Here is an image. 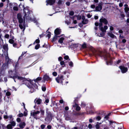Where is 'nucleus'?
Instances as JSON below:
<instances>
[{
    "instance_id": "1",
    "label": "nucleus",
    "mask_w": 129,
    "mask_h": 129,
    "mask_svg": "<svg viewBox=\"0 0 129 129\" xmlns=\"http://www.w3.org/2000/svg\"><path fill=\"white\" fill-rule=\"evenodd\" d=\"M13 78H17L20 80H22L27 86L30 85L31 84V81L30 79H27L23 77L17 76L13 77Z\"/></svg>"
},
{
    "instance_id": "2",
    "label": "nucleus",
    "mask_w": 129,
    "mask_h": 129,
    "mask_svg": "<svg viewBox=\"0 0 129 129\" xmlns=\"http://www.w3.org/2000/svg\"><path fill=\"white\" fill-rule=\"evenodd\" d=\"M100 21V23L99 24V26H101L102 25V23H104L105 24H107L108 23L107 20L105 18H101Z\"/></svg>"
},
{
    "instance_id": "3",
    "label": "nucleus",
    "mask_w": 129,
    "mask_h": 129,
    "mask_svg": "<svg viewBox=\"0 0 129 129\" xmlns=\"http://www.w3.org/2000/svg\"><path fill=\"white\" fill-rule=\"evenodd\" d=\"M63 76H58L56 79V80L57 82L58 83H61L63 80Z\"/></svg>"
},
{
    "instance_id": "4",
    "label": "nucleus",
    "mask_w": 129,
    "mask_h": 129,
    "mask_svg": "<svg viewBox=\"0 0 129 129\" xmlns=\"http://www.w3.org/2000/svg\"><path fill=\"white\" fill-rule=\"evenodd\" d=\"M17 18L18 20V22L20 23H22L23 19L22 18V16L21 14L19 13L17 15Z\"/></svg>"
},
{
    "instance_id": "5",
    "label": "nucleus",
    "mask_w": 129,
    "mask_h": 129,
    "mask_svg": "<svg viewBox=\"0 0 129 129\" xmlns=\"http://www.w3.org/2000/svg\"><path fill=\"white\" fill-rule=\"evenodd\" d=\"M119 68L121 70V72L122 73H125L127 70V68L125 67L124 66H120L119 67Z\"/></svg>"
},
{
    "instance_id": "6",
    "label": "nucleus",
    "mask_w": 129,
    "mask_h": 129,
    "mask_svg": "<svg viewBox=\"0 0 129 129\" xmlns=\"http://www.w3.org/2000/svg\"><path fill=\"white\" fill-rule=\"evenodd\" d=\"M47 4L46 5H52L55 2V1L54 0H47L46 1Z\"/></svg>"
},
{
    "instance_id": "7",
    "label": "nucleus",
    "mask_w": 129,
    "mask_h": 129,
    "mask_svg": "<svg viewBox=\"0 0 129 129\" xmlns=\"http://www.w3.org/2000/svg\"><path fill=\"white\" fill-rule=\"evenodd\" d=\"M19 26L21 29H23V31H24L25 28V27L24 23H21L19 25Z\"/></svg>"
},
{
    "instance_id": "8",
    "label": "nucleus",
    "mask_w": 129,
    "mask_h": 129,
    "mask_svg": "<svg viewBox=\"0 0 129 129\" xmlns=\"http://www.w3.org/2000/svg\"><path fill=\"white\" fill-rule=\"evenodd\" d=\"M40 113V112L39 111H32L31 113V114L32 115L34 116H35L37 114H39Z\"/></svg>"
},
{
    "instance_id": "9",
    "label": "nucleus",
    "mask_w": 129,
    "mask_h": 129,
    "mask_svg": "<svg viewBox=\"0 0 129 129\" xmlns=\"http://www.w3.org/2000/svg\"><path fill=\"white\" fill-rule=\"evenodd\" d=\"M35 102L36 103L39 104L41 103L42 100L36 98L35 100Z\"/></svg>"
},
{
    "instance_id": "10",
    "label": "nucleus",
    "mask_w": 129,
    "mask_h": 129,
    "mask_svg": "<svg viewBox=\"0 0 129 129\" xmlns=\"http://www.w3.org/2000/svg\"><path fill=\"white\" fill-rule=\"evenodd\" d=\"M102 6L100 5H99L97 6L95 8L96 11H99L101 10L102 9Z\"/></svg>"
},
{
    "instance_id": "11",
    "label": "nucleus",
    "mask_w": 129,
    "mask_h": 129,
    "mask_svg": "<svg viewBox=\"0 0 129 129\" xmlns=\"http://www.w3.org/2000/svg\"><path fill=\"white\" fill-rule=\"evenodd\" d=\"M26 124L24 122H21L19 124V126L21 128H23L25 127Z\"/></svg>"
},
{
    "instance_id": "12",
    "label": "nucleus",
    "mask_w": 129,
    "mask_h": 129,
    "mask_svg": "<svg viewBox=\"0 0 129 129\" xmlns=\"http://www.w3.org/2000/svg\"><path fill=\"white\" fill-rule=\"evenodd\" d=\"M24 12L25 13V16L29 14L30 13V11L28 9H26L25 8L24 9Z\"/></svg>"
},
{
    "instance_id": "13",
    "label": "nucleus",
    "mask_w": 129,
    "mask_h": 129,
    "mask_svg": "<svg viewBox=\"0 0 129 129\" xmlns=\"http://www.w3.org/2000/svg\"><path fill=\"white\" fill-rule=\"evenodd\" d=\"M54 33L55 35H58L60 34V30L58 28L56 29L55 30Z\"/></svg>"
},
{
    "instance_id": "14",
    "label": "nucleus",
    "mask_w": 129,
    "mask_h": 129,
    "mask_svg": "<svg viewBox=\"0 0 129 129\" xmlns=\"http://www.w3.org/2000/svg\"><path fill=\"white\" fill-rule=\"evenodd\" d=\"M43 78L44 80H47V81L50 80V79L49 76L46 74L44 76Z\"/></svg>"
},
{
    "instance_id": "15",
    "label": "nucleus",
    "mask_w": 129,
    "mask_h": 129,
    "mask_svg": "<svg viewBox=\"0 0 129 129\" xmlns=\"http://www.w3.org/2000/svg\"><path fill=\"white\" fill-rule=\"evenodd\" d=\"M108 34V35L110 37L114 38H116V37L113 34L111 33H109Z\"/></svg>"
},
{
    "instance_id": "16",
    "label": "nucleus",
    "mask_w": 129,
    "mask_h": 129,
    "mask_svg": "<svg viewBox=\"0 0 129 129\" xmlns=\"http://www.w3.org/2000/svg\"><path fill=\"white\" fill-rule=\"evenodd\" d=\"M3 48L5 50L7 51L8 50V46L7 44H5L3 45Z\"/></svg>"
},
{
    "instance_id": "17",
    "label": "nucleus",
    "mask_w": 129,
    "mask_h": 129,
    "mask_svg": "<svg viewBox=\"0 0 129 129\" xmlns=\"http://www.w3.org/2000/svg\"><path fill=\"white\" fill-rule=\"evenodd\" d=\"M88 22V20L87 19H86L82 21V23L83 24H85L87 23Z\"/></svg>"
},
{
    "instance_id": "18",
    "label": "nucleus",
    "mask_w": 129,
    "mask_h": 129,
    "mask_svg": "<svg viewBox=\"0 0 129 129\" xmlns=\"http://www.w3.org/2000/svg\"><path fill=\"white\" fill-rule=\"evenodd\" d=\"M10 123L12 126H14L16 125V122L14 121H11Z\"/></svg>"
},
{
    "instance_id": "19",
    "label": "nucleus",
    "mask_w": 129,
    "mask_h": 129,
    "mask_svg": "<svg viewBox=\"0 0 129 129\" xmlns=\"http://www.w3.org/2000/svg\"><path fill=\"white\" fill-rule=\"evenodd\" d=\"M64 38L61 37L60 38L58 41V42L61 44L63 42V41L64 40Z\"/></svg>"
},
{
    "instance_id": "20",
    "label": "nucleus",
    "mask_w": 129,
    "mask_h": 129,
    "mask_svg": "<svg viewBox=\"0 0 129 129\" xmlns=\"http://www.w3.org/2000/svg\"><path fill=\"white\" fill-rule=\"evenodd\" d=\"M7 127L8 129H12L13 128L12 126L10 124L8 125L7 126Z\"/></svg>"
},
{
    "instance_id": "21",
    "label": "nucleus",
    "mask_w": 129,
    "mask_h": 129,
    "mask_svg": "<svg viewBox=\"0 0 129 129\" xmlns=\"http://www.w3.org/2000/svg\"><path fill=\"white\" fill-rule=\"evenodd\" d=\"M101 124V123H98L96 125L95 127L97 129H98L100 128V125Z\"/></svg>"
},
{
    "instance_id": "22",
    "label": "nucleus",
    "mask_w": 129,
    "mask_h": 129,
    "mask_svg": "<svg viewBox=\"0 0 129 129\" xmlns=\"http://www.w3.org/2000/svg\"><path fill=\"white\" fill-rule=\"evenodd\" d=\"M65 119L67 120H71V118L69 116H66Z\"/></svg>"
},
{
    "instance_id": "23",
    "label": "nucleus",
    "mask_w": 129,
    "mask_h": 129,
    "mask_svg": "<svg viewBox=\"0 0 129 129\" xmlns=\"http://www.w3.org/2000/svg\"><path fill=\"white\" fill-rule=\"evenodd\" d=\"M124 10L125 12L126 13H127L128 11H129V8L128 7L124 8Z\"/></svg>"
},
{
    "instance_id": "24",
    "label": "nucleus",
    "mask_w": 129,
    "mask_h": 129,
    "mask_svg": "<svg viewBox=\"0 0 129 129\" xmlns=\"http://www.w3.org/2000/svg\"><path fill=\"white\" fill-rule=\"evenodd\" d=\"M74 104L73 106V107H76L78 105V104L76 103L75 100L74 101Z\"/></svg>"
},
{
    "instance_id": "25",
    "label": "nucleus",
    "mask_w": 129,
    "mask_h": 129,
    "mask_svg": "<svg viewBox=\"0 0 129 129\" xmlns=\"http://www.w3.org/2000/svg\"><path fill=\"white\" fill-rule=\"evenodd\" d=\"M72 46V47L74 48H76L78 46V44H72L71 45Z\"/></svg>"
},
{
    "instance_id": "26",
    "label": "nucleus",
    "mask_w": 129,
    "mask_h": 129,
    "mask_svg": "<svg viewBox=\"0 0 129 129\" xmlns=\"http://www.w3.org/2000/svg\"><path fill=\"white\" fill-rule=\"evenodd\" d=\"M105 32H102L100 34V35L99 36L100 37H102L105 35Z\"/></svg>"
},
{
    "instance_id": "27",
    "label": "nucleus",
    "mask_w": 129,
    "mask_h": 129,
    "mask_svg": "<svg viewBox=\"0 0 129 129\" xmlns=\"http://www.w3.org/2000/svg\"><path fill=\"white\" fill-rule=\"evenodd\" d=\"M100 29L102 32H106V30H105L104 27L103 28V27H101L100 28Z\"/></svg>"
},
{
    "instance_id": "28",
    "label": "nucleus",
    "mask_w": 129,
    "mask_h": 129,
    "mask_svg": "<svg viewBox=\"0 0 129 129\" xmlns=\"http://www.w3.org/2000/svg\"><path fill=\"white\" fill-rule=\"evenodd\" d=\"M40 45L39 44H37L35 46V49H37L39 48L40 47Z\"/></svg>"
},
{
    "instance_id": "29",
    "label": "nucleus",
    "mask_w": 129,
    "mask_h": 129,
    "mask_svg": "<svg viewBox=\"0 0 129 129\" xmlns=\"http://www.w3.org/2000/svg\"><path fill=\"white\" fill-rule=\"evenodd\" d=\"M120 15L121 17L122 18H123L125 16L124 14L123 13H122L121 12L120 14Z\"/></svg>"
},
{
    "instance_id": "30",
    "label": "nucleus",
    "mask_w": 129,
    "mask_h": 129,
    "mask_svg": "<svg viewBox=\"0 0 129 129\" xmlns=\"http://www.w3.org/2000/svg\"><path fill=\"white\" fill-rule=\"evenodd\" d=\"M60 64L61 66H63V67H64L65 66L64 63L63 61H61L60 62Z\"/></svg>"
},
{
    "instance_id": "31",
    "label": "nucleus",
    "mask_w": 129,
    "mask_h": 129,
    "mask_svg": "<svg viewBox=\"0 0 129 129\" xmlns=\"http://www.w3.org/2000/svg\"><path fill=\"white\" fill-rule=\"evenodd\" d=\"M9 42L11 44H13L14 42L13 40L12 39H10L9 40Z\"/></svg>"
},
{
    "instance_id": "32",
    "label": "nucleus",
    "mask_w": 129,
    "mask_h": 129,
    "mask_svg": "<svg viewBox=\"0 0 129 129\" xmlns=\"http://www.w3.org/2000/svg\"><path fill=\"white\" fill-rule=\"evenodd\" d=\"M76 110L77 111H79L80 110V107L78 106V105L76 107Z\"/></svg>"
},
{
    "instance_id": "33",
    "label": "nucleus",
    "mask_w": 129,
    "mask_h": 129,
    "mask_svg": "<svg viewBox=\"0 0 129 129\" xmlns=\"http://www.w3.org/2000/svg\"><path fill=\"white\" fill-rule=\"evenodd\" d=\"M13 9L14 10L16 11H17L18 10V8L17 7H16V6L14 7L13 8Z\"/></svg>"
},
{
    "instance_id": "34",
    "label": "nucleus",
    "mask_w": 129,
    "mask_h": 129,
    "mask_svg": "<svg viewBox=\"0 0 129 129\" xmlns=\"http://www.w3.org/2000/svg\"><path fill=\"white\" fill-rule=\"evenodd\" d=\"M40 42V40L39 39H37L36 40L35 42L34 43V44H35V43H39Z\"/></svg>"
},
{
    "instance_id": "35",
    "label": "nucleus",
    "mask_w": 129,
    "mask_h": 129,
    "mask_svg": "<svg viewBox=\"0 0 129 129\" xmlns=\"http://www.w3.org/2000/svg\"><path fill=\"white\" fill-rule=\"evenodd\" d=\"M11 93L9 92H7L6 93V94L7 96H9L11 95Z\"/></svg>"
},
{
    "instance_id": "36",
    "label": "nucleus",
    "mask_w": 129,
    "mask_h": 129,
    "mask_svg": "<svg viewBox=\"0 0 129 129\" xmlns=\"http://www.w3.org/2000/svg\"><path fill=\"white\" fill-rule=\"evenodd\" d=\"M40 112L41 113V114L42 115H43L44 113V110H40Z\"/></svg>"
},
{
    "instance_id": "37",
    "label": "nucleus",
    "mask_w": 129,
    "mask_h": 129,
    "mask_svg": "<svg viewBox=\"0 0 129 129\" xmlns=\"http://www.w3.org/2000/svg\"><path fill=\"white\" fill-rule=\"evenodd\" d=\"M9 35L8 34H6L5 36V37L6 38H9Z\"/></svg>"
},
{
    "instance_id": "38",
    "label": "nucleus",
    "mask_w": 129,
    "mask_h": 129,
    "mask_svg": "<svg viewBox=\"0 0 129 129\" xmlns=\"http://www.w3.org/2000/svg\"><path fill=\"white\" fill-rule=\"evenodd\" d=\"M8 118L10 119H12L13 120L14 118H13L12 116V115H10L8 116Z\"/></svg>"
},
{
    "instance_id": "39",
    "label": "nucleus",
    "mask_w": 129,
    "mask_h": 129,
    "mask_svg": "<svg viewBox=\"0 0 129 129\" xmlns=\"http://www.w3.org/2000/svg\"><path fill=\"white\" fill-rule=\"evenodd\" d=\"M101 119V117L100 116H98L96 117V119L98 120H100Z\"/></svg>"
},
{
    "instance_id": "40",
    "label": "nucleus",
    "mask_w": 129,
    "mask_h": 129,
    "mask_svg": "<svg viewBox=\"0 0 129 129\" xmlns=\"http://www.w3.org/2000/svg\"><path fill=\"white\" fill-rule=\"evenodd\" d=\"M64 58L65 59L67 60L69 59V57L68 55H66L64 57Z\"/></svg>"
},
{
    "instance_id": "41",
    "label": "nucleus",
    "mask_w": 129,
    "mask_h": 129,
    "mask_svg": "<svg viewBox=\"0 0 129 129\" xmlns=\"http://www.w3.org/2000/svg\"><path fill=\"white\" fill-rule=\"evenodd\" d=\"M23 116V114L22 113H20L18 115V116L19 117H22Z\"/></svg>"
},
{
    "instance_id": "42",
    "label": "nucleus",
    "mask_w": 129,
    "mask_h": 129,
    "mask_svg": "<svg viewBox=\"0 0 129 129\" xmlns=\"http://www.w3.org/2000/svg\"><path fill=\"white\" fill-rule=\"evenodd\" d=\"M42 89L43 91H45L46 90V88L45 87L43 86L42 87Z\"/></svg>"
},
{
    "instance_id": "43",
    "label": "nucleus",
    "mask_w": 129,
    "mask_h": 129,
    "mask_svg": "<svg viewBox=\"0 0 129 129\" xmlns=\"http://www.w3.org/2000/svg\"><path fill=\"white\" fill-rule=\"evenodd\" d=\"M52 74H53V75L55 76H56L57 75V73L56 72H54Z\"/></svg>"
},
{
    "instance_id": "44",
    "label": "nucleus",
    "mask_w": 129,
    "mask_h": 129,
    "mask_svg": "<svg viewBox=\"0 0 129 129\" xmlns=\"http://www.w3.org/2000/svg\"><path fill=\"white\" fill-rule=\"evenodd\" d=\"M92 126L91 124H89L88 125V127L89 129L92 128Z\"/></svg>"
},
{
    "instance_id": "45",
    "label": "nucleus",
    "mask_w": 129,
    "mask_h": 129,
    "mask_svg": "<svg viewBox=\"0 0 129 129\" xmlns=\"http://www.w3.org/2000/svg\"><path fill=\"white\" fill-rule=\"evenodd\" d=\"M16 121L17 122H20L21 121L20 118H18L16 119Z\"/></svg>"
},
{
    "instance_id": "46",
    "label": "nucleus",
    "mask_w": 129,
    "mask_h": 129,
    "mask_svg": "<svg viewBox=\"0 0 129 129\" xmlns=\"http://www.w3.org/2000/svg\"><path fill=\"white\" fill-rule=\"evenodd\" d=\"M69 14L71 16L73 15L74 14V12L73 11H71L69 13Z\"/></svg>"
},
{
    "instance_id": "47",
    "label": "nucleus",
    "mask_w": 129,
    "mask_h": 129,
    "mask_svg": "<svg viewBox=\"0 0 129 129\" xmlns=\"http://www.w3.org/2000/svg\"><path fill=\"white\" fill-rule=\"evenodd\" d=\"M57 35H55L53 38V40L55 41L56 40L57 38V36H56Z\"/></svg>"
},
{
    "instance_id": "48",
    "label": "nucleus",
    "mask_w": 129,
    "mask_h": 129,
    "mask_svg": "<svg viewBox=\"0 0 129 129\" xmlns=\"http://www.w3.org/2000/svg\"><path fill=\"white\" fill-rule=\"evenodd\" d=\"M41 128L43 129L45 127V125L44 124H42L41 125Z\"/></svg>"
},
{
    "instance_id": "49",
    "label": "nucleus",
    "mask_w": 129,
    "mask_h": 129,
    "mask_svg": "<svg viewBox=\"0 0 129 129\" xmlns=\"http://www.w3.org/2000/svg\"><path fill=\"white\" fill-rule=\"evenodd\" d=\"M81 17L80 16H78L77 17V19L78 20H80L81 19Z\"/></svg>"
},
{
    "instance_id": "50",
    "label": "nucleus",
    "mask_w": 129,
    "mask_h": 129,
    "mask_svg": "<svg viewBox=\"0 0 129 129\" xmlns=\"http://www.w3.org/2000/svg\"><path fill=\"white\" fill-rule=\"evenodd\" d=\"M91 8H94L95 7V6L94 5H92L91 6Z\"/></svg>"
},
{
    "instance_id": "51",
    "label": "nucleus",
    "mask_w": 129,
    "mask_h": 129,
    "mask_svg": "<svg viewBox=\"0 0 129 129\" xmlns=\"http://www.w3.org/2000/svg\"><path fill=\"white\" fill-rule=\"evenodd\" d=\"M69 64L70 66H72L73 65V63L72 62H69Z\"/></svg>"
},
{
    "instance_id": "52",
    "label": "nucleus",
    "mask_w": 129,
    "mask_h": 129,
    "mask_svg": "<svg viewBox=\"0 0 129 129\" xmlns=\"http://www.w3.org/2000/svg\"><path fill=\"white\" fill-rule=\"evenodd\" d=\"M47 37H48L49 38L51 36L50 33H49L47 35Z\"/></svg>"
},
{
    "instance_id": "53",
    "label": "nucleus",
    "mask_w": 129,
    "mask_h": 129,
    "mask_svg": "<svg viewBox=\"0 0 129 129\" xmlns=\"http://www.w3.org/2000/svg\"><path fill=\"white\" fill-rule=\"evenodd\" d=\"M104 28L105 30H106L107 29L108 27L107 26L105 25L104 27Z\"/></svg>"
},
{
    "instance_id": "54",
    "label": "nucleus",
    "mask_w": 129,
    "mask_h": 129,
    "mask_svg": "<svg viewBox=\"0 0 129 129\" xmlns=\"http://www.w3.org/2000/svg\"><path fill=\"white\" fill-rule=\"evenodd\" d=\"M62 2V1H61V0H59L58 1V3L59 4H61Z\"/></svg>"
},
{
    "instance_id": "55",
    "label": "nucleus",
    "mask_w": 129,
    "mask_h": 129,
    "mask_svg": "<svg viewBox=\"0 0 129 129\" xmlns=\"http://www.w3.org/2000/svg\"><path fill=\"white\" fill-rule=\"evenodd\" d=\"M82 47L83 48H85L86 47V44H83L82 45Z\"/></svg>"
},
{
    "instance_id": "56",
    "label": "nucleus",
    "mask_w": 129,
    "mask_h": 129,
    "mask_svg": "<svg viewBox=\"0 0 129 129\" xmlns=\"http://www.w3.org/2000/svg\"><path fill=\"white\" fill-rule=\"evenodd\" d=\"M123 5V3H120L119 4V6L120 7H122Z\"/></svg>"
},
{
    "instance_id": "57",
    "label": "nucleus",
    "mask_w": 129,
    "mask_h": 129,
    "mask_svg": "<svg viewBox=\"0 0 129 129\" xmlns=\"http://www.w3.org/2000/svg\"><path fill=\"white\" fill-rule=\"evenodd\" d=\"M41 80V77H38L36 79V80Z\"/></svg>"
},
{
    "instance_id": "58",
    "label": "nucleus",
    "mask_w": 129,
    "mask_h": 129,
    "mask_svg": "<svg viewBox=\"0 0 129 129\" xmlns=\"http://www.w3.org/2000/svg\"><path fill=\"white\" fill-rule=\"evenodd\" d=\"M4 4L3 3H0V7H2L3 6Z\"/></svg>"
},
{
    "instance_id": "59",
    "label": "nucleus",
    "mask_w": 129,
    "mask_h": 129,
    "mask_svg": "<svg viewBox=\"0 0 129 129\" xmlns=\"http://www.w3.org/2000/svg\"><path fill=\"white\" fill-rule=\"evenodd\" d=\"M62 59V58L61 57H59V58H58V60L59 61H60Z\"/></svg>"
},
{
    "instance_id": "60",
    "label": "nucleus",
    "mask_w": 129,
    "mask_h": 129,
    "mask_svg": "<svg viewBox=\"0 0 129 129\" xmlns=\"http://www.w3.org/2000/svg\"><path fill=\"white\" fill-rule=\"evenodd\" d=\"M109 117L107 115L105 116L104 118L106 119H108Z\"/></svg>"
},
{
    "instance_id": "61",
    "label": "nucleus",
    "mask_w": 129,
    "mask_h": 129,
    "mask_svg": "<svg viewBox=\"0 0 129 129\" xmlns=\"http://www.w3.org/2000/svg\"><path fill=\"white\" fill-rule=\"evenodd\" d=\"M114 28L112 26H110V29L111 30H113Z\"/></svg>"
},
{
    "instance_id": "62",
    "label": "nucleus",
    "mask_w": 129,
    "mask_h": 129,
    "mask_svg": "<svg viewBox=\"0 0 129 129\" xmlns=\"http://www.w3.org/2000/svg\"><path fill=\"white\" fill-rule=\"evenodd\" d=\"M47 128L48 129H50L51 128V126L50 125H48L47 126Z\"/></svg>"
},
{
    "instance_id": "63",
    "label": "nucleus",
    "mask_w": 129,
    "mask_h": 129,
    "mask_svg": "<svg viewBox=\"0 0 129 129\" xmlns=\"http://www.w3.org/2000/svg\"><path fill=\"white\" fill-rule=\"evenodd\" d=\"M4 118L6 119L8 118V116L7 115H4Z\"/></svg>"
},
{
    "instance_id": "64",
    "label": "nucleus",
    "mask_w": 129,
    "mask_h": 129,
    "mask_svg": "<svg viewBox=\"0 0 129 129\" xmlns=\"http://www.w3.org/2000/svg\"><path fill=\"white\" fill-rule=\"evenodd\" d=\"M87 16L88 18H90L91 17V15L90 14H88L87 15Z\"/></svg>"
}]
</instances>
